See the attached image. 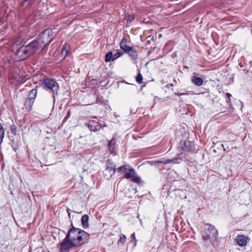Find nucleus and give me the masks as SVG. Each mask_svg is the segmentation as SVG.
<instances>
[{"label": "nucleus", "mask_w": 252, "mask_h": 252, "mask_svg": "<svg viewBox=\"0 0 252 252\" xmlns=\"http://www.w3.org/2000/svg\"><path fill=\"white\" fill-rule=\"evenodd\" d=\"M119 242H121L122 244H124L126 243V237L124 234L121 235Z\"/></svg>", "instance_id": "29"}, {"label": "nucleus", "mask_w": 252, "mask_h": 252, "mask_svg": "<svg viewBox=\"0 0 252 252\" xmlns=\"http://www.w3.org/2000/svg\"><path fill=\"white\" fill-rule=\"evenodd\" d=\"M17 71H19V72H20V73H22L21 71L20 70H19V69H17Z\"/></svg>", "instance_id": "36"}, {"label": "nucleus", "mask_w": 252, "mask_h": 252, "mask_svg": "<svg viewBox=\"0 0 252 252\" xmlns=\"http://www.w3.org/2000/svg\"><path fill=\"white\" fill-rule=\"evenodd\" d=\"M35 0H20L19 1V5L21 7H23L25 4L31 5Z\"/></svg>", "instance_id": "21"}, {"label": "nucleus", "mask_w": 252, "mask_h": 252, "mask_svg": "<svg viewBox=\"0 0 252 252\" xmlns=\"http://www.w3.org/2000/svg\"><path fill=\"white\" fill-rule=\"evenodd\" d=\"M102 96L101 95H98L96 97V102L97 103H102Z\"/></svg>", "instance_id": "31"}, {"label": "nucleus", "mask_w": 252, "mask_h": 252, "mask_svg": "<svg viewBox=\"0 0 252 252\" xmlns=\"http://www.w3.org/2000/svg\"><path fill=\"white\" fill-rule=\"evenodd\" d=\"M80 235L78 237V240H80V246L88 242L90 235L84 230L81 229Z\"/></svg>", "instance_id": "12"}, {"label": "nucleus", "mask_w": 252, "mask_h": 252, "mask_svg": "<svg viewBox=\"0 0 252 252\" xmlns=\"http://www.w3.org/2000/svg\"><path fill=\"white\" fill-rule=\"evenodd\" d=\"M124 54V52L122 51H119L116 53L114 55H113L114 61L117 60V59L121 57Z\"/></svg>", "instance_id": "24"}, {"label": "nucleus", "mask_w": 252, "mask_h": 252, "mask_svg": "<svg viewBox=\"0 0 252 252\" xmlns=\"http://www.w3.org/2000/svg\"><path fill=\"white\" fill-rule=\"evenodd\" d=\"M134 19V16L133 15H129L127 18H126V20L128 22H132Z\"/></svg>", "instance_id": "32"}, {"label": "nucleus", "mask_w": 252, "mask_h": 252, "mask_svg": "<svg viewBox=\"0 0 252 252\" xmlns=\"http://www.w3.org/2000/svg\"><path fill=\"white\" fill-rule=\"evenodd\" d=\"M226 102L229 103V105L230 107L231 106V98L232 97V95L230 93H226Z\"/></svg>", "instance_id": "26"}, {"label": "nucleus", "mask_w": 252, "mask_h": 252, "mask_svg": "<svg viewBox=\"0 0 252 252\" xmlns=\"http://www.w3.org/2000/svg\"><path fill=\"white\" fill-rule=\"evenodd\" d=\"M170 86H173V84H170Z\"/></svg>", "instance_id": "37"}, {"label": "nucleus", "mask_w": 252, "mask_h": 252, "mask_svg": "<svg viewBox=\"0 0 252 252\" xmlns=\"http://www.w3.org/2000/svg\"><path fill=\"white\" fill-rule=\"evenodd\" d=\"M16 80L18 82H21L22 81L26 80V76H21L19 74L18 75H10L9 76V80Z\"/></svg>", "instance_id": "19"}, {"label": "nucleus", "mask_w": 252, "mask_h": 252, "mask_svg": "<svg viewBox=\"0 0 252 252\" xmlns=\"http://www.w3.org/2000/svg\"><path fill=\"white\" fill-rule=\"evenodd\" d=\"M186 94H188L187 93H180V94H179L178 95L179 96H181V95H186Z\"/></svg>", "instance_id": "35"}, {"label": "nucleus", "mask_w": 252, "mask_h": 252, "mask_svg": "<svg viewBox=\"0 0 252 252\" xmlns=\"http://www.w3.org/2000/svg\"><path fill=\"white\" fill-rule=\"evenodd\" d=\"M115 164L108 161L106 167L103 171L105 178L107 179H110L115 174Z\"/></svg>", "instance_id": "10"}, {"label": "nucleus", "mask_w": 252, "mask_h": 252, "mask_svg": "<svg viewBox=\"0 0 252 252\" xmlns=\"http://www.w3.org/2000/svg\"><path fill=\"white\" fill-rule=\"evenodd\" d=\"M117 170L125 174V177L130 179L131 181L139 183L141 181L140 178L137 176L135 170L128 165H123L117 168Z\"/></svg>", "instance_id": "3"}, {"label": "nucleus", "mask_w": 252, "mask_h": 252, "mask_svg": "<svg viewBox=\"0 0 252 252\" xmlns=\"http://www.w3.org/2000/svg\"><path fill=\"white\" fill-rule=\"evenodd\" d=\"M130 238L131 239L130 242H133L134 243V245H135L136 244V238H135V233L134 232L132 234H131Z\"/></svg>", "instance_id": "30"}, {"label": "nucleus", "mask_w": 252, "mask_h": 252, "mask_svg": "<svg viewBox=\"0 0 252 252\" xmlns=\"http://www.w3.org/2000/svg\"><path fill=\"white\" fill-rule=\"evenodd\" d=\"M4 134H0V145L2 143L3 141V139L4 138Z\"/></svg>", "instance_id": "33"}, {"label": "nucleus", "mask_w": 252, "mask_h": 252, "mask_svg": "<svg viewBox=\"0 0 252 252\" xmlns=\"http://www.w3.org/2000/svg\"><path fill=\"white\" fill-rule=\"evenodd\" d=\"M177 149L179 152H182V151L190 153L196 152V149L194 143L189 141H181L177 147Z\"/></svg>", "instance_id": "6"}, {"label": "nucleus", "mask_w": 252, "mask_h": 252, "mask_svg": "<svg viewBox=\"0 0 252 252\" xmlns=\"http://www.w3.org/2000/svg\"><path fill=\"white\" fill-rule=\"evenodd\" d=\"M127 40L125 38H123L120 42V46L122 50H123L124 53L128 51L129 48H131L132 47L128 46L126 45Z\"/></svg>", "instance_id": "14"}, {"label": "nucleus", "mask_w": 252, "mask_h": 252, "mask_svg": "<svg viewBox=\"0 0 252 252\" xmlns=\"http://www.w3.org/2000/svg\"><path fill=\"white\" fill-rule=\"evenodd\" d=\"M143 76L142 74L139 72L136 77V81L138 83L141 84L142 82Z\"/></svg>", "instance_id": "25"}, {"label": "nucleus", "mask_w": 252, "mask_h": 252, "mask_svg": "<svg viewBox=\"0 0 252 252\" xmlns=\"http://www.w3.org/2000/svg\"><path fill=\"white\" fill-rule=\"evenodd\" d=\"M37 94V90L35 89H33L31 90L29 93V97L28 98L29 99H32V100L34 101V99L36 96Z\"/></svg>", "instance_id": "22"}, {"label": "nucleus", "mask_w": 252, "mask_h": 252, "mask_svg": "<svg viewBox=\"0 0 252 252\" xmlns=\"http://www.w3.org/2000/svg\"><path fill=\"white\" fill-rule=\"evenodd\" d=\"M238 244L241 246H243L247 244V237L244 235H239L236 239Z\"/></svg>", "instance_id": "17"}, {"label": "nucleus", "mask_w": 252, "mask_h": 252, "mask_svg": "<svg viewBox=\"0 0 252 252\" xmlns=\"http://www.w3.org/2000/svg\"><path fill=\"white\" fill-rule=\"evenodd\" d=\"M81 223L83 228L89 227V216L88 215H84L81 218Z\"/></svg>", "instance_id": "18"}, {"label": "nucleus", "mask_w": 252, "mask_h": 252, "mask_svg": "<svg viewBox=\"0 0 252 252\" xmlns=\"http://www.w3.org/2000/svg\"><path fill=\"white\" fill-rule=\"evenodd\" d=\"M53 32L52 29H48L43 31L38 37L40 42H42V44H44V48L49 45L53 39Z\"/></svg>", "instance_id": "5"}, {"label": "nucleus", "mask_w": 252, "mask_h": 252, "mask_svg": "<svg viewBox=\"0 0 252 252\" xmlns=\"http://www.w3.org/2000/svg\"><path fill=\"white\" fill-rule=\"evenodd\" d=\"M42 42H40L37 38L28 44L31 51L32 55L42 51L44 48V44H42Z\"/></svg>", "instance_id": "7"}, {"label": "nucleus", "mask_w": 252, "mask_h": 252, "mask_svg": "<svg viewBox=\"0 0 252 252\" xmlns=\"http://www.w3.org/2000/svg\"><path fill=\"white\" fill-rule=\"evenodd\" d=\"M218 236V231L214 225L209 223L205 225L204 229L202 233V237L206 245L213 244Z\"/></svg>", "instance_id": "2"}, {"label": "nucleus", "mask_w": 252, "mask_h": 252, "mask_svg": "<svg viewBox=\"0 0 252 252\" xmlns=\"http://www.w3.org/2000/svg\"><path fill=\"white\" fill-rule=\"evenodd\" d=\"M126 53L128 54L129 57L133 60H135L138 58L137 52L133 47L129 48L128 51Z\"/></svg>", "instance_id": "16"}, {"label": "nucleus", "mask_w": 252, "mask_h": 252, "mask_svg": "<svg viewBox=\"0 0 252 252\" xmlns=\"http://www.w3.org/2000/svg\"><path fill=\"white\" fill-rule=\"evenodd\" d=\"M10 130L11 132L13 133L14 135H16L17 134V127L15 125H12L10 126Z\"/></svg>", "instance_id": "27"}, {"label": "nucleus", "mask_w": 252, "mask_h": 252, "mask_svg": "<svg viewBox=\"0 0 252 252\" xmlns=\"http://www.w3.org/2000/svg\"><path fill=\"white\" fill-rule=\"evenodd\" d=\"M186 160H188V158L186 157V154L181 152L180 154H178L177 156L173 159H167L160 161V162L164 164L169 163L178 164L180 163L182 161H186Z\"/></svg>", "instance_id": "9"}, {"label": "nucleus", "mask_w": 252, "mask_h": 252, "mask_svg": "<svg viewBox=\"0 0 252 252\" xmlns=\"http://www.w3.org/2000/svg\"><path fill=\"white\" fill-rule=\"evenodd\" d=\"M43 85L45 89L50 90L52 92L53 97L55 99L54 94H57L59 89V85L57 81L54 79H45L43 81Z\"/></svg>", "instance_id": "4"}, {"label": "nucleus", "mask_w": 252, "mask_h": 252, "mask_svg": "<svg viewBox=\"0 0 252 252\" xmlns=\"http://www.w3.org/2000/svg\"><path fill=\"white\" fill-rule=\"evenodd\" d=\"M91 131L96 132L99 131L102 127V124L94 120H91L86 124Z\"/></svg>", "instance_id": "11"}, {"label": "nucleus", "mask_w": 252, "mask_h": 252, "mask_svg": "<svg viewBox=\"0 0 252 252\" xmlns=\"http://www.w3.org/2000/svg\"><path fill=\"white\" fill-rule=\"evenodd\" d=\"M81 229L75 227L72 224L65 237L59 244L60 252H69L72 248L80 246L78 237L80 235Z\"/></svg>", "instance_id": "1"}, {"label": "nucleus", "mask_w": 252, "mask_h": 252, "mask_svg": "<svg viewBox=\"0 0 252 252\" xmlns=\"http://www.w3.org/2000/svg\"><path fill=\"white\" fill-rule=\"evenodd\" d=\"M116 139L113 137L108 144L110 152L114 155H116Z\"/></svg>", "instance_id": "13"}, {"label": "nucleus", "mask_w": 252, "mask_h": 252, "mask_svg": "<svg viewBox=\"0 0 252 252\" xmlns=\"http://www.w3.org/2000/svg\"><path fill=\"white\" fill-rule=\"evenodd\" d=\"M191 82L197 86H201L203 83V80L199 77L193 75L191 78Z\"/></svg>", "instance_id": "15"}, {"label": "nucleus", "mask_w": 252, "mask_h": 252, "mask_svg": "<svg viewBox=\"0 0 252 252\" xmlns=\"http://www.w3.org/2000/svg\"><path fill=\"white\" fill-rule=\"evenodd\" d=\"M34 101L32 100V99L31 100L28 98H27L25 100V103H24V105H25L26 109L27 111H29L32 109V106L34 103Z\"/></svg>", "instance_id": "20"}, {"label": "nucleus", "mask_w": 252, "mask_h": 252, "mask_svg": "<svg viewBox=\"0 0 252 252\" xmlns=\"http://www.w3.org/2000/svg\"><path fill=\"white\" fill-rule=\"evenodd\" d=\"M130 113L131 114H135L136 113V110L131 109L130 110Z\"/></svg>", "instance_id": "34"}, {"label": "nucleus", "mask_w": 252, "mask_h": 252, "mask_svg": "<svg viewBox=\"0 0 252 252\" xmlns=\"http://www.w3.org/2000/svg\"><path fill=\"white\" fill-rule=\"evenodd\" d=\"M17 55L21 60H23L31 55H33L28 44H24L17 51Z\"/></svg>", "instance_id": "8"}, {"label": "nucleus", "mask_w": 252, "mask_h": 252, "mask_svg": "<svg viewBox=\"0 0 252 252\" xmlns=\"http://www.w3.org/2000/svg\"><path fill=\"white\" fill-rule=\"evenodd\" d=\"M68 53V50L67 49H66V48L63 46L62 49V52H61L62 55L63 56H64V58H65L67 55Z\"/></svg>", "instance_id": "28"}, {"label": "nucleus", "mask_w": 252, "mask_h": 252, "mask_svg": "<svg viewBox=\"0 0 252 252\" xmlns=\"http://www.w3.org/2000/svg\"><path fill=\"white\" fill-rule=\"evenodd\" d=\"M251 33L252 34V29L251 30Z\"/></svg>", "instance_id": "38"}, {"label": "nucleus", "mask_w": 252, "mask_h": 252, "mask_svg": "<svg viewBox=\"0 0 252 252\" xmlns=\"http://www.w3.org/2000/svg\"><path fill=\"white\" fill-rule=\"evenodd\" d=\"M105 62H109L110 61H114L113 60V54L111 51L108 52L105 55Z\"/></svg>", "instance_id": "23"}]
</instances>
